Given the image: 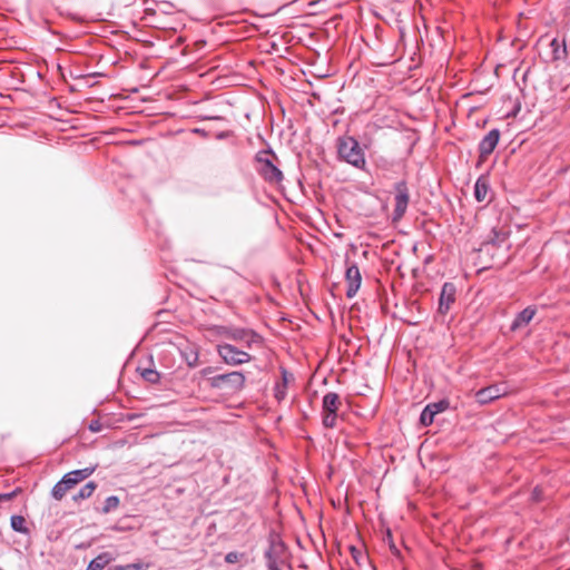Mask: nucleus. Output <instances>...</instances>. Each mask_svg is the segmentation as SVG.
<instances>
[{
  "mask_svg": "<svg viewBox=\"0 0 570 570\" xmlns=\"http://www.w3.org/2000/svg\"><path fill=\"white\" fill-rule=\"evenodd\" d=\"M338 158L357 169H364L366 166L365 153L360 142L352 136H341L336 140Z\"/></svg>",
  "mask_w": 570,
  "mask_h": 570,
  "instance_id": "obj_1",
  "label": "nucleus"
},
{
  "mask_svg": "<svg viewBox=\"0 0 570 570\" xmlns=\"http://www.w3.org/2000/svg\"><path fill=\"white\" fill-rule=\"evenodd\" d=\"M210 332L216 336L237 342L248 350L262 344L261 335L245 327L215 325L210 328Z\"/></svg>",
  "mask_w": 570,
  "mask_h": 570,
  "instance_id": "obj_2",
  "label": "nucleus"
},
{
  "mask_svg": "<svg viewBox=\"0 0 570 570\" xmlns=\"http://www.w3.org/2000/svg\"><path fill=\"white\" fill-rule=\"evenodd\" d=\"M275 154L272 150H261L256 155L258 164L257 171L269 184H279L283 180V173L273 164Z\"/></svg>",
  "mask_w": 570,
  "mask_h": 570,
  "instance_id": "obj_3",
  "label": "nucleus"
},
{
  "mask_svg": "<svg viewBox=\"0 0 570 570\" xmlns=\"http://www.w3.org/2000/svg\"><path fill=\"white\" fill-rule=\"evenodd\" d=\"M341 405V397L335 392H328L322 400V423L326 429L336 426L337 411Z\"/></svg>",
  "mask_w": 570,
  "mask_h": 570,
  "instance_id": "obj_4",
  "label": "nucleus"
},
{
  "mask_svg": "<svg viewBox=\"0 0 570 570\" xmlns=\"http://www.w3.org/2000/svg\"><path fill=\"white\" fill-rule=\"evenodd\" d=\"M217 353L224 363L230 366L249 363L253 358L247 351L239 350L229 343L218 344Z\"/></svg>",
  "mask_w": 570,
  "mask_h": 570,
  "instance_id": "obj_5",
  "label": "nucleus"
},
{
  "mask_svg": "<svg viewBox=\"0 0 570 570\" xmlns=\"http://www.w3.org/2000/svg\"><path fill=\"white\" fill-rule=\"evenodd\" d=\"M265 558L268 570L282 569V564L286 561L285 543L278 538H272L265 551Z\"/></svg>",
  "mask_w": 570,
  "mask_h": 570,
  "instance_id": "obj_6",
  "label": "nucleus"
},
{
  "mask_svg": "<svg viewBox=\"0 0 570 570\" xmlns=\"http://www.w3.org/2000/svg\"><path fill=\"white\" fill-rule=\"evenodd\" d=\"M210 385L216 389L228 386L235 391H239L245 385V376L242 372H230L218 374L210 379Z\"/></svg>",
  "mask_w": 570,
  "mask_h": 570,
  "instance_id": "obj_7",
  "label": "nucleus"
},
{
  "mask_svg": "<svg viewBox=\"0 0 570 570\" xmlns=\"http://www.w3.org/2000/svg\"><path fill=\"white\" fill-rule=\"evenodd\" d=\"M395 196H394V210H393V220H400L404 214L406 213L409 202H410V193L407 185L404 180L399 181L394 186Z\"/></svg>",
  "mask_w": 570,
  "mask_h": 570,
  "instance_id": "obj_8",
  "label": "nucleus"
},
{
  "mask_svg": "<svg viewBox=\"0 0 570 570\" xmlns=\"http://www.w3.org/2000/svg\"><path fill=\"white\" fill-rule=\"evenodd\" d=\"M345 265V282L347 284L346 296L348 298H353L361 287L362 276L360 268L355 263L350 262L346 258Z\"/></svg>",
  "mask_w": 570,
  "mask_h": 570,
  "instance_id": "obj_9",
  "label": "nucleus"
},
{
  "mask_svg": "<svg viewBox=\"0 0 570 570\" xmlns=\"http://www.w3.org/2000/svg\"><path fill=\"white\" fill-rule=\"evenodd\" d=\"M507 394V389L503 385L500 384H493L490 386H487L484 389L479 390L475 393V401L481 404L485 405L489 404L501 396Z\"/></svg>",
  "mask_w": 570,
  "mask_h": 570,
  "instance_id": "obj_10",
  "label": "nucleus"
},
{
  "mask_svg": "<svg viewBox=\"0 0 570 570\" xmlns=\"http://www.w3.org/2000/svg\"><path fill=\"white\" fill-rule=\"evenodd\" d=\"M456 298V287L453 283L446 282L443 284L439 297V312L446 314Z\"/></svg>",
  "mask_w": 570,
  "mask_h": 570,
  "instance_id": "obj_11",
  "label": "nucleus"
},
{
  "mask_svg": "<svg viewBox=\"0 0 570 570\" xmlns=\"http://www.w3.org/2000/svg\"><path fill=\"white\" fill-rule=\"evenodd\" d=\"M449 407V402L446 400H442L435 403L428 404L421 415L420 422L423 426H429L433 423L434 416Z\"/></svg>",
  "mask_w": 570,
  "mask_h": 570,
  "instance_id": "obj_12",
  "label": "nucleus"
},
{
  "mask_svg": "<svg viewBox=\"0 0 570 570\" xmlns=\"http://www.w3.org/2000/svg\"><path fill=\"white\" fill-rule=\"evenodd\" d=\"M500 139L499 129H491L480 141L479 153L481 157H488L493 153Z\"/></svg>",
  "mask_w": 570,
  "mask_h": 570,
  "instance_id": "obj_13",
  "label": "nucleus"
},
{
  "mask_svg": "<svg viewBox=\"0 0 570 570\" xmlns=\"http://www.w3.org/2000/svg\"><path fill=\"white\" fill-rule=\"evenodd\" d=\"M537 313V308L533 306H528L523 311L517 314L513 322L511 323L510 330L512 332H517L523 327H525L534 317Z\"/></svg>",
  "mask_w": 570,
  "mask_h": 570,
  "instance_id": "obj_14",
  "label": "nucleus"
},
{
  "mask_svg": "<svg viewBox=\"0 0 570 570\" xmlns=\"http://www.w3.org/2000/svg\"><path fill=\"white\" fill-rule=\"evenodd\" d=\"M75 487L76 484H73L71 479L65 474L62 479L53 485L51 495L55 500L60 501L66 493Z\"/></svg>",
  "mask_w": 570,
  "mask_h": 570,
  "instance_id": "obj_15",
  "label": "nucleus"
},
{
  "mask_svg": "<svg viewBox=\"0 0 570 570\" xmlns=\"http://www.w3.org/2000/svg\"><path fill=\"white\" fill-rule=\"evenodd\" d=\"M489 191H490L489 179L484 176L479 177L474 184L475 199L478 202L487 200Z\"/></svg>",
  "mask_w": 570,
  "mask_h": 570,
  "instance_id": "obj_16",
  "label": "nucleus"
},
{
  "mask_svg": "<svg viewBox=\"0 0 570 570\" xmlns=\"http://www.w3.org/2000/svg\"><path fill=\"white\" fill-rule=\"evenodd\" d=\"M95 470H96V465L87 466V468H83V469L70 471V472L66 473V475L71 479L73 484L77 485L81 481H83L87 478H89L95 472Z\"/></svg>",
  "mask_w": 570,
  "mask_h": 570,
  "instance_id": "obj_17",
  "label": "nucleus"
},
{
  "mask_svg": "<svg viewBox=\"0 0 570 570\" xmlns=\"http://www.w3.org/2000/svg\"><path fill=\"white\" fill-rule=\"evenodd\" d=\"M287 384H288L287 371L282 370V381L276 382L275 386H274V396L278 402L283 401L286 397Z\"/></svg>",
  "mask_w": 570,
  "mask_h": 570,
  "instance_id": "obj_18",
  "label": "nucleus"
},
{
  "mask_svg": "<svg viewBox=\"0 0 570 570\" xmlns=\"http://www.w3.org/2000/svg\"><path fill=\"white\" fill-rule=\"evenodd\" d=\"M112 560L111 556L107 552L100 553L95 559H92L87 568V570H102L108 563Z\"/></svg>",
  "mask_w": 570,
  "mask_h": 570,
  "instance_id": "obj_19",
  "label": "nucleus"
},
{
  "mask_svg": "<svg viewBox=\"0 0 570 570\" xmlns=\"http://www.w3.org/2000/svg\"><path fill=\"white\" fill-rule=\"evenodd\" d=\"M97 484L94 481H89L86 483L77 494L73 495V501L78 502L80 500L88 499L92 495L94 491L96 490Z\"/></svg>",
  "mask_w": 570,
  "mask_h": 570,
  "instance_id": "obj_20",
  "label": "nucleus"
},
{
  "mask_svg": "<svg viewBox=\"0 0 570 570\" xmlns=\"http://www.w3.org/2000/svg\"><path fill=\"white\" fill-rule=\"evenodd\" d=\"M11 528L19 533H28L26 519L22 515H12L10 519Z\"/></svg>",
  "mask_w": 570,
  "mask_h": 570,
  "instance_id": "obj_21",
  "label": "nucleus"
},
{
  "mask_svg": "<svg viewBox=\"0 0 570 570\" xmlns=\"http://www.w3.org/2000/svg\"><path fill=\"white\" fill-rule=\"evenodd\" d=\"M120 504V500L117 495H110L105 500L104 507L101 508V512L107 514L114 510H116Z\"/></svg>",
  "mask_w": 570,
  "mask_h": 570,
  "instance_id": "obj_22",
  "label": "nucleus"
},
{
  "mask_svg": "<svg viewBox=\"0 0 570 570\" xmlns=\"http://www.w3.org/2000/svg\"><path fill=\"white\" fill-rule=\"evenodd\" d=\"M149 568V563L144 562H134L128 564L116 566L112 570H147Z\"/></svg>",
  "mask_w": 570,
  "mask_h": 570,
  "instance_id": "obj_23",
  "label": "nucleus"
},
{
  "mask_svg": "<svg viewBox=\"0 0 570 570\" xmlns=\"http://www.w3.org/2000/svg\"><path fill=\"white\" fill-rule=\"evenodd\" d=\"M141 376L144 377V380L150 383H157L160 379L159 373L151 368L144 370Z\"/></svg>",
  "mask_w": 570,
  "mask_h": 570,
  "instance_id": "obj_24",
  "label": "nucleus"
},
{
  "mask_svg": "<svg viewBox=\"0 0 570 570\" xmlns=\"http://www.w3.org/2000/svg\"><path fill=\"white\" fill-rule=\"evenodd\" d=\"M243 557L242 553L237 551H230L225 556V561L229 564L236 563L239 561V559Z\"/></svg>",
  "mask_w": 570,
  "mask_h": 570,
  "instance_id": "obj_25",
  "label": "nucleus"
},
{
  "mask_svg": "<svg viewBox=\"0 0 570 570\" xmlns=\"http://www.w3.org/2000/svg\"><path fill=\"white\" fill-rule=\"evenodd\" d=\"M186 361H187L188 366H190V367L196 366V364L198 362V353L191 351L190 355L186 356Z\"/></svg>",
  "mask_w": 570,
  "mask_h": 570,
  "instance_id": "obj_26",
  "label": "nucleus"
},
{
  "mask_svg": "<svg viewBox=\"0 0 570 570\" xmlns=\"http://www.w3.org/2000/svg\"><path fill=\"white\" fill-rule=\"evenodd\" d=\"M89 430L92 432H98L100 430L99 422L95 421L89 424Z\"/></svg>",
  "mask_w": 570,
  "mask_h": 570,
  "instance_id": "obj_27",
  "label": "nucleus"
},
{
  "mask_svg": "<svg viewBox=\"0 0 570 570\" xmlns=\"http://www.w3.org/2000/svg\"><path fill=\"white\" fill-rule=\"evenodd\" d=\"M12 498V494H0V500H3V499H11Z\"/></svg>",
  "mask_w": 570,
  "mask_h": 570,
  "instance_id": "obj_28",
  "label": "nucleus"
},
{
  "mask_svg": "<svg viewBox=\"0 0 570 570\" xmlns=\"http://www.w3.org/2000/svg\"><path fill=\"white\" fill-rule=\"evenodd\" d=\"M225 137H227L226 132H220V134L217 135V138H219V139H223Z\"/></svg>",
  "mask_w": 570,
  "mask_h": 570,
  "instance_id": "obj_29",
  "label": "nucleus"
},
{
  "mask_svg": "<svg viewBox=\"0 0 570 570\" xmlns=\"http://www.w3.org/2000/svg\"><path fill=\"white\" fill-rule=\"evenodd\" d=\"M0 570H3V569L0 568Z\"/></svg>",
  "mask_w": 570,
  "mask_h": 570,
  "instance_id": "obj_30",
  "label": "nucleus"
}]
</instances>
